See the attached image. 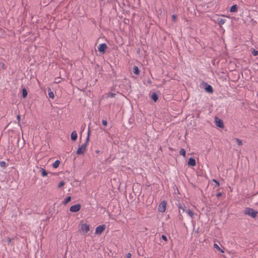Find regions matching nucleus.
I'll return each mask as SVG.
<instances>
[{"label":"nucleus","mask_w":258,"mask_h":258,"mask_svg":"<svg viewBox=\"0 0 258 258\" xmlns=\"http://www.w3.org/2000/svg\"><path fill=\"white\" fill-rule=\"evenodd\" d=\"M186 212L190 218H192L194 217V213L191 210H187Z\"/></svg>","instance_id":"a211bd4d"},{"label":"nucleus","mask_w":258,"mask_h":258,"mask_svg":"<svg viewBox=\"0 0 258 258\" xmlns=\"http://www.w3.org/2000/svg\"><path fill=\"white\" fill-rule=\"evenodd\" d=\"M179 154L183 156H185L186 155V151L184 149H181L179 151Z\"/></svg>","instance_id":"393cba45"},{"label":"nucleus","mask_w":258,"mask_h":258,"mask_svg":"<svg viewBox=\"0 0 258 258\" xmlns=\"http://www.w3.org/2000/svg\"><path fill=\"white\" fill-rule=\"evenodd\" d=\"M48 90L49 91L48 92V96H49V97L51 98V99H53L54 97V93H53V92H52L51 91L50 89H49Z\"/></svg>","instance_id":"aec40b11"},{"label":"nucleus","mask_w":258,"mask_h":258,"mask_svg":"<svg viewBox=\"0 0 258 258\" xmlns=\"http://www.w3.org/2000/svg\"><path fill=\"white\" fill-rule=\"evenodd\" d=\"M216 124L217 126L223 128L224 127L223 122L222 120L219 119L218 117L215 118Z\"/></svg>","instance_id":"6e6552de"},{"label":"nucleus","mask_w":258,"mask_h":258,"mask_svg":"<svg viewBox=\"0 0 258 258\" xmlns=\"http://www.w3.org/2000/svg\"><path fill=\"white\" fill-rule=\"evenodd\" d=\"M243 212L244 214L247 215L253 218H255L257 214L258 213L257 211L254 210L253 209L250 208H245Z\"/></svg>","instance_id":"f03ea898"},{"label":"nucleus","mask_w":258,"mask_h":258,"mask_svg":"<svg viewBox=\"0 0 258 258\" xmlns=\"http://www.w3.org/2000/svg\"><path fill=\"white\" fill-rule=\"evenodd\" d=\"M79 230L81 233L86 235L87 233L90 230V226L88 224L85 223L82 224H81Z\"/></svg>","instance_id":"7ed1b4c3"},{"label":"nucleus","mask_w":258,"mask_h":258,"mask_svg":"<svg viewBox=\"0 0 258 258\" xmlns=\"http://www.w3.org/2000/svg\"><path fill=\"white\" fill-rule=\"evenodd\" d=\"M177 207L179 210L181 209L183 211H185V207H183L181 204L179 203L177 205Z\"/></svg>","instance_id":"bb28decb"},{"label":"nucleus","mask_w":258,"mask_h":258,"mask_svg":"<svg viewBox=\"0 0 258 258\" xmlns=\"http://www.w3.org/2000/svg\"><path fill=\"white\" fill-rule=\"evenodd\" d=\"M60 161L59 160H56L52 164V166L54 168H57L59 164H60Z\"/></svg>","instance_id":"f3484780"},{"label":"nucleus","mask_w":258,"mask_h":258,"mask_svg":"<svg viewBox=\"0 0 258 258\" xmlns=\"http://www.w3.org/2000/svg\"><path fill=\"white\" fill-rule=\"evenodd\" d=\"M1 67L3 68V69H6V67H5V65L4 63H0Z\"/></svg>","instance_id":"72a5a7b5"},{"label":"nucleus","mask_w":258,"mask_h":258,"mask_svg":"<svg viewBox=\"0 0 258 258\" xmlns=\"http://www.w3.org/2000/svg\"><path fill=\"white\" fill-rule=\"evenodd\" d=\"M133 72L136 75H139L140 70L137 66H134L133 68Z\"/></svg>","instance_id":"4468645a"},{"label":"nucleus","mask_w":258,"mask_h":258,"mask_svg":"<svg viewBox=\"0 0 258 258\" xmlns=\"http://www.w3.org/2000/svg\"><path fill=\"white\" fill-rule=\"evenodd\" d=\"M90 128H88V136L84 143L80 146L77 151V154L78 155L84 154L86 150L87 146H88L90 137Z\"/></svg>","instance_id":"f257e3e1"},{"label":"nucleus","mask_w":258,"mask_h":258,"mask_svg":"<svg viewBox=\"0 0 258 258\" xmlns=\"http://www.w3.org/2000/svg\"><path fill=\"white\" fill-rule=\"evenodd\" d=\"M107 48V46L106 43H101L99 45L98 49V51L102 53H104L105 49Z\"/></svg>","instance_id":"0eeeda50"},{"label":"nucleus","mask_w":258,"mask_h":258,"mask_svg":"<svg viewBox=\"0 0 258 258\" xmlns=\"http://www.w3.org/2000/svg\"><path fill=\"white\" fill-rule=\"evenodd\" d=\"M102 123L104 126H106L107 125V121L106 120H102Z\"/></svg>","instance_id":"473e14b6"},{"label":"nucleus","mask_w":258,"mask_h":258,"mask_svg":"<svg viewBox=\"0 0 258 258\" xmlns=\"http://www.w3.org/2000/svg\"><path fill=\"white\" fill-rule=\"evenodd\" d=\"M27 91L25 88H23L22 89V97L25 98L27 96Z\"/></svg>","instance_id":"2eb2a0df"},{"label":"nucleus","mask_w":258,"mask_h":258,"mask_svg":"<svg viewBox=\"0 0 258 258\" xmlns=\"http://www.w3.org/2000/svg\"><path fill=\"white\" fill-rule=\"evenodd\" d=\"M214 248L217 249L218 251H220L221 252H224V251L220 248V247L219 246V245L217 244L214 243Z\"/></svg>","instance_id":"4be33fe9"},{"label":"nucleus","mask_w":258,"mask_h":258,"mask_svg":"<svg viewBox=\"0 0 258 258\" xmlns=\"http://www.w3.org/2000/svg\"><path fill=\"white\" fill-rule=\"evenodd\" d=\"M221 195H222V193L221 192H218V193L217 194L216 197L217 198H219L221 196Z\"/></svg>","instance_id":"c9c22d12"},{"label":"nucleus","mask_w":258,"mask_h":258,"mask_svg":"<svg viewBox=\"0 0 258 258\" xmlns=\"http://www.w3.org/2000/svg\"><path fill=\"white\" fill-rule=\"evenodd\" d=\"M172 20L174 22H175L176 20V16L175 15H173L172 16Z\"/></svg>","instance_id":"7c9ffc66"},{"label":"nucleus","mask_w":258,"mask_h":258,"mask_svg":"<svg viewBox=\"0 0 258 258\" xmlns=\"http://www.w3.org/2000/svg\"><path fill=\"white\" fill-rule=\"evenodd\" d=\"M226 20L221 19L218 21L219 24L221 26L225 23Z\"/></svg>","instance_id":"a878e982"},{"label":"nucleus","mask_w":258,"mask_h":258,"mask_svg":"<svg viewBox=\"0 0 258 258\" xmlns=\"http://www.w3.org/2000/svg\"><path fill=\"white\" fill-rule=\"evenodd\" d=\"M81 208V206L80 204H78L74 205L72 206L70 208V211L71 212H78Z\"/></svg>","instance_id":"39448f33"},{"label":"nucleus","mask_w":258,"mask_h":258,"mask_svg":"<svg viewBox=\"0 0 258 258\" xmlns=\"http://www.w3.org/2000/svg\"><path fill=\"white\" fill-rule=\"evenodd\" d=\"M238 10V7L236 5H233L230 8L231 12H236Z\"/></svg>","instance_id":"ddd939ff"},{"label":"nucleus","mask_w":258,"mask_h":258,"mask_svg":"<svg viewBox=\"0 0 258 258\" xmlns=\"http://www.w3.org/2000/svg\"><path fill=\"white\" fill-rule=\"evenodd\" d=\"M8 165V163H6L5 161H0V166L1 167L5 168Z\"/></svg>","instance_id":"5701e85b"},{"label":"nucleus","mask_w":258,"mask_h":258,"mask_svg":"<svg viewBox=\"0 0 258 258\" xmlns=\"http://www.w3.org/2000/svg\"><path fill=\"white\" fill-rule=\"evenodd\" d=\"M85 126H86L85 124H84V125H83L82 126V127H81V128H82V131H83L84 130L85 128Z\"/></svg>","instance_id":"4c0bfd02"},{"label":"nucleus","mask_w":258,"mask_h":258,"mask_svg":"<svg viewBox=\"0 0 258 258\" xmlns=\"http://www.w3.org/2000/svg\"><path fill=\"white\" fill-rule=\"evenodd\" d=\"M20 119V116L19 115H17V120L19 121Z\"/></svg>","instance_id":"58836bf2"},{"label":"nucleus","mask_w":258,"mask_h":258,"mask_svg":"<svg viewBox=\"0 0 258 258\" xmlns=\"http://www.w3.org/2000/svg\"><path fill=\"white\" fill-rule=\"evenodd\" d=\"M132 254L130 253H128L126 255L127 258H131Z\"/></svg>","instance_id":"e433bc0d"},{"label":"nucleus","mask_w":258,"mask_h":258,"mask_svg":"<svg viewBox=\"0 0 258 258\" xmlns=\"http://www.w3.org/2000/svg\"><path fill=\"white\" fill-rule=\"evenodd\" d=\"M105 229V225H101L97 226L95 229L96 234H101Z\"/></svg>","instance_id":"423d86ee"},{"label":"nucleus","mask_w":258,"mask_h":258,"mask_svg":"<svg viewBox=\"0 0 258 258\" xmlns=\"http://www.w3.org/2000/svg\"><path fill=\"white\" fill-rule=\"evenodd\" d=\"M115 96V94L113 93H109L108 96L110 98H113Z\"/></svg>","instance_id":"c756f323"},{"label":"nucleus","mask_w":258,"mask_h":258,"mask_svg":"<svg viewBox=\"0 0 258 258\" xmlns=\"http://www.w3.org/2000/svg\"><path fill=\"white\" fill-rule=\"evenodd\" d=\"M77 137H78L77 133L75 131L72 132L71 133V140L73 141H75L77 140Z\"/></svg>","instance_id":"1a4fd4ad"},{"label":"nucleus","mask_w":258,"mask_h":258,"mask_svg":"<svg viewBox=\"0 0 258 258\" xmlns=\"http://www.w3.org/2000/svg\"><path fill=\"white\" fill-rule=\"evenodd\" d=\"M96 153H99V151H96Z\"/></svg>","instance_id":"ea45409f"},{"label":"nucleus","mask_w":258,"mask_h":258,"mask_svg":"<svg viewBox=\"0 0 258 258\" xmlns=\"http://www.w3.org/2000/svg\"><path fill=\"white\" fill-rule=\"evenodd\" d=\"M213 182H214L215 183H216V184H217L218 186H219V182H218L217 180H216V179H213Z\"/></svg>","instance_id":"f704fd0d"},{"label":"nucleus","mask_w":258,"mask_h":258,"mask_svg":"<svg viewBox=\"0 0 258 258\" xmlns=\"http://www.w3.org/2000/svg\"><path fill=\"white\" fill-rule=\"evenodd\" d=\"M151 98L155 101L156 102L158 99V95L156 93H152V95H151Z\"/></svg>","instance_id":"dca6fc26"},{"label":"nucleus","mask_w":258,"mask_h":258,"mask_svg":"<svg viewBox=\"0 0 258 258\" xmlns=\"http://www.w3.org/2000/svg\"><path fill=\"white\" fill-rule=\"evenodd\" d=\"M161 238L163 240H164L165 241H167V238L165 235H162L161 236Z\"/></svg>","instance_id":"2f4dec72"},{"label":"nucleus","mask_w":258,"mask_h":258,"mask_svg":"<svg viewBox=\"0 0 258 258\" xmlns=\"http://www.w3.org/2000/svg\"><path fill=\"white\" fill-rule=\"evenodd\" d=\"M252 54L253 56H257L258 55V50H255V49H253L252 51Z\"/></svg>","instance_id":"c85d7f7f"},{"label":"nucleus","mask_w":258,"mask_h":258,"mask_svg":"<svg viewBox=\"0 0 258 258\" xmlns=\"http://www.w3.org/2000/svg\"><path fill=\"white\" fill-rule=\"evenodd\" d=\"M64 184H65L64 182V181H60V182H59V183H58V187L60 188V187H61L62 186H63Z\"/></svg>","instance_id":"cd10ccee"},{"label":"nucleus","mask_w":258,"mask_h":258,"mask_svg":"<svg viewBox=\"0 0 258 258\" xmlns=\"http://www.w3.org/2000/svg\"><path fill=\"white\" fill-rule=\"evenodd\" d=\"M235 141L236 142L237 145L238 146H241L242 145V142L241 140H239V139L238 138H235Z\"/></svg>","instance_id":"b1692460"},{"label":"nucleus","mask_w":258,"mask_h":258,"mask_svg":"<svg viewBox=\"0 0 258 258\" xmlns=\"http://www.w3.org/2000/svg\"><path fill=\"white\" fill-rule=\"evenodd\" d=\"M40 170L41 171L42 176L44 177L47 175V172L44 168H41Z\"/></svg>","instance_id":"412c9836"},{"label":"nucleus","mask_w":258,"mask_h":258,"mask_svg":"<svg viewBox=\"0 0 258 258\" xmlns=\"http://www.w3.org/2000/svg\"><path fill=\"white\" fill-rule=\"evenodd\" d=\"M188 165L195 166L196 164V160L192 157L189 158L188 162Z\"/></svg>","instance_id":"9d476101"},{"label":"nucleus","mask_w":258,"mask_h":258,"mask_svg":"<svg viewBox=\"0 0 258 258\" xmlns=\"http://www.w3.org/2000/svg\"><path fill=\"white\" fill-rule=\"evenodd\" d=\"M71 200V197L70 196L68 197L62 202V204L64 205H67Z\"/></svg>","instance_id":"6ab92c4d"},{"label":"nucleus","mask_w":258,"mask_h":258,"mask_svg":"<svg viewBox=\"0 0 258 258\" xmlns=\"http://www.w3.org/2000/svg\"><path fill=\"white\" fill-rule=\"evenodd\" d=\"M14 240V238L12 237L11 238L9 237H7L6 238V242H7V244L8 245L12 246L13 245V242H12V240Z\"/></svg>","instance_id":"9b49d317"},{"label":"nucleus","mask_w":258,"mask_h":258,"mask_svg":"<svg viewBox=\"0 0 258 258\" xmlns=\"http://www.w3.org/2000/svg\"><path fill=\"white\" fill-rule=\"evenodd\" d=\"M205 90L207 92L210 93H212L213 92V88L210 85H207L205 88Z\"/></svg>","instance_id":"f8f14e48"},{"label":"nucleus","mask_w":258,"mask_h":258,"mask_svg":"<svg viewBox=\"0 0 258 258\" xmlns=\"http://www.w3.org/2000/svg\"><path fill=\"white\" fill-rule=\"evenodd\" d=\"M166 202L165 201H162L159 205L158 211L161 213L164 212L166 210Z\"/></svg>","instance_id":"20e7f679"}]
</instances>
